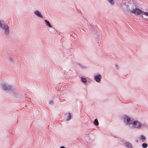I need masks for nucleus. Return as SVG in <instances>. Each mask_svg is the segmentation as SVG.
Listing matches in <instances>:
<instances>
[{"label": "nucleus", "instance_id": "nucleus-7", "mask_svg": "<svg viewBox=\"0 0 148 148\" xmlns=\"http://www.w3.org/2000/svg\"><path fill=\"white\" fill-rule=\"evenodd\" d=\"M35 14L38 17L41 18H43L42 16L41 15L40 13L38 11H36L34 12Z\"/></svg>", "mask_w": 148, "mask_h": 148}, {"label": "nucleus", "instance_id": "nucleus-13", "mask_svg": "<svg viewBox=\"0 0 148 148\" xmlns=\"http://www.w3.org/2000/svg\"><path fill=\"white\" fill-rule=\"evenodd\" d=\"M82 81L84 83H86L87 82V80L85 78L83 77H82Z\"/></svg>", "mask_w": 148, "mask_h": 148}, {"label": "nucleus", "instance_id": "nucleus-17", "mask_svg": "<svg viewBox=\"0 0 148 148\" xmlns=\"http://www.w3.org/2000/svg\"><path fill=\"white\" fill-rule=\"evenodd\" d=\"M60 148H66L64 147V146H61Z\"/></svg>", "mask_w": 148, "mask_h": 148}, {"label": "nucleus", "instance_id": "nucleus-10", "mask_svg": "<svg viewBox=\"0 0 148 148\" xmlns=\"http://www.w3.org/2000/svg\"><path fill=\"white\" fill-rule=\"evenodd\" d=\"M67 118L66 119V121H69L70 120L71 118V115L70 112L68 113L67 116Z\"/></svg>", "mask_w": 148, "mask_h": 148}, {"label": "nucleus", "instance_id": "nucleus-15", "mask_svg": "<svg viewBox=\"0 0 148 148\" xmlns=\"http://www.w3.org/2000/svg\"><path fill=\"white\" fill-rule=\"evenodd\" d=\"M140 138L142 140H145L146 139V137L145 136L143 135H142L141 136Z\"/></svg>", "mask_w": 148, "mask_h": 148}, {"label": "nucleus", "instance_id": "nucleus-5", "mask_svg": "<svg viewBox=\"0 0 148 148\" xmlns=\"http://www.w3.org/2000/svg\"><path fill=\"white\" fill-rule=\"evenodd\" d=\"M101 78V76L100 75H95V79L97 82H99Z\"/></svg>", "mask_w": 148, "mask_h": 148}, {"label": "nucleus", "instance_id": "nucleus-2", "mask_svg": "<svg viewBox=\"0 0 148 148\" xmlns=\"http://www.w3.org/2000/svg\"><path fill=\"white\" fill-rule=\"evenodd\" d=\"M131 12L132 13L136 15L137 16L141 14H144L147 16H148V12H146L143 11L136 7L135 8L134 6H133V7H132Z\"/></svg>", "mask_w": 148, "mask_h": 148}, {"label": "nucleus", "instance_id": "nucleus-8", "mask_svg": "<svg viewBox=\"0 0 148 148\" xmlns=\"http://www.w3.org/2000/svg\"><path fill=\"white\" fill-rule=\"evenodd\" d=\"M125 145L128 148H132V144L129 142H127Z\"/></svg>", "mask_w": 148, "mask_h": 148}, {"label": "nucleus", "instance_id": "nucleus-18", "mask_svg": "<svg viewBox=\"0 0 148 148\" xmlns=\"http://www.w3.org/2000/svg\"><path fill=\"white\" fill-rule=\"evenodd\" d=\"M10 59H11V60H12V57L10 56Z\"/></svg>", "mask_w": 148, "mask_h": 148}, {"label": "nucleus", "instance_id": "nucleus-6", "mask_svg": "<svg viewBox=\"0 0 148 148\" xmlns=\"http://www.w3.org/2000/svg\"><path fill=\"white\" fill-rule=\"evenodd\" d=\"M18 92L17 90L16 89H14V90H12L10 93L14 96H16V95H17V94Z\"/></svg>", "mask_w": 148, "mask_h": 148}, {"label": "nucleus", "instance_id": "nucleus-1", "mask_svg": "<svg viewBox=\"0 0 148 148\" xmlns=\"http://www.w3.org/2000/svg\"><path fill=\"white\" fill-rule=\"evenodd\" d=\"M124 121L127 125H130L132 124L134 127L138 128H140L141 126L140 123L137 121H133L131 119L126 116L123 117Z\"/></svg>", "mask_w": 148, "mask_h": 148}, {"label": "nucleus", "instance_id": "nucleus-20", "mask_svg": "<svg viewBox=\"0 0 148 148\" xmlns=\"http://www.w3.org/2000/svg\"><path fill=\"white\" fill-rule=\"evenodd\" d=\"M136 142H138V140H136Z\"/></svg>", "mask_w": 148, "mask_h": 148}, {"label": "nucleus", "instance_id": "nucleus-14", "mask_svg": "<svg viewBox=\"0 0 148 148\" xmlns=\"http://www.w3.org/2000/svg\"><path fill=\"white\" fill-rule=\"evenodd\" d=\"M142 146L143 148H145L147 147V145L146 143H144L142 144Z\"/></svg>", "mask_w": 148, "mask_h": 148}, {"label": "nucleus", "instance_id": "nucleus-9", "mask_svg": "<svg viewBox=\"0 0 148 148\" xmlns=\"http://www.w3.org/2000/svg\"><path fill=\"white\" fill-rule=\"evenodd\" d=\"M45 21L47 25L49 26L50 27H52L51 25L50 24L49 22L47 20H45Z\"/></svg>", "mask_w": 148, "mask_h": 148}, {"label": "nucleus", "instance_id": "nucleus-19", "mask_svg": "<svg viewBox=\"0 0 148 148\" xmlns=\"http://www.w3.org/2000/svg\"><path fill=\"white\" fill-rule=\"evenodd\" d=\"M116 67H118V66H117L116 64Z\"/></svg>", "mask_w": 148, "mask_h": 148}, {"label": "nucleus", "instance_id": "nucleus-4", "mask_svg": "<svg viewBox=\"0 0 148 148\" xmlns=\"http://www.w3.org/2000/svg\"><path fill=\"white\" fill-rule=\"evenodd\" d=\"M3 88L4 90H9L12 88L10 85L7 84H3Z\"/></svg>", "mask_w": 148, "mask_h": 148}, {"label": "nucleus", "instance_id": "nucleus-11", "mask_svg": "<svg viewBox=\"0 0 148 148\" xmlns=\"http://www.w3.org/2000/svg\"><path fill=\"white\" fill-rule=\"evenodd\" d=\"M94 123L96 126H98L99 125V122L97 119H96L95 120Z\"/></svg>", "mask_w": 148, "mask_h": 148}, {"label": "nucleus", "instance_id": "nucleus-12", "mask_svg": "<svg viewBox=\"0 0 148 148\" xmlns=\"http://www.w3.org/2000/svg\"><path fill=\"white\" fill-rule=\"evenodd\" d=\"M107 1L111 5H113L114 4V1L113 0H107Z\"/></svg>", "mask_w": 148, "mask_h": 148}, {"label": "nucleus", "instance_id": "nucleus-16", "mask_svg": "<svg viewBox=\"0 0 148 148\" xmlns=\"http://www.w3.org/2000/svg\"><path fill=\"white\" fill-rule=\"evenodd\" d=\"M53 103V100H51L49 102V103L50 104H52Z\"/></svg>", "mask_w": 148, "mask_h": 148}, {"label": "nucleus", "instance_id": "nucleus-3", "mask_svg": "<svg viewBox=\"0 0 148 148\" xmlns=\"http://www.w3.org/2000/svg\"><path fill=\"white\" fill-rule=\"evenodd\" d=\"M0 27L3 30L4 34L6 35L9 33V27L3 21H0Z\"/></svg>", "mask_w": 148, "mask_h": 148}]
</instances>
